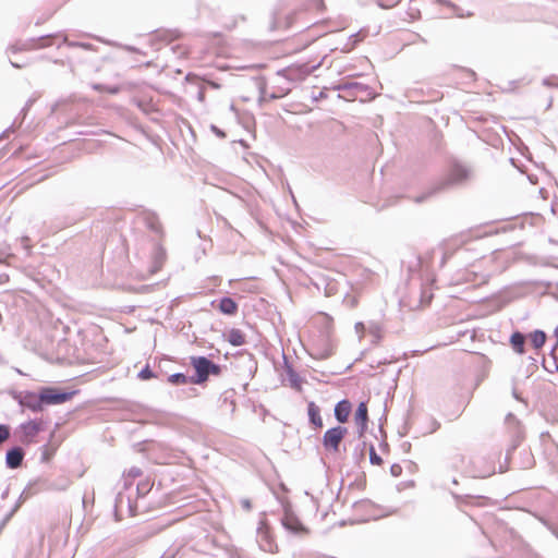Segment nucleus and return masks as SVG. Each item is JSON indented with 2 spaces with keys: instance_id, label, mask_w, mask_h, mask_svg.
I'll return each instance as SVG.
<instances>
[{
  "instance_id": "nucleus-57",
  "label": "nucleus",
  "mask_w": 558,
  "mask_h": 558,
  "mask_svg": "<svg viewBox=\"0 0 558 558\" xmlns=\"http://www.w3.org/2000/svg\"><path fill=\"white\" fill-rule=\"evenodd\" d=\"M11 64H12L14 68H21V65H20V64L15 63V62H13V61H11Z\"/></svg>"
},
{
  "instance_id": "nucleus-37",
  "label": "nucleus",
  "mask_w": 558,
  "mask_h": 558,
  "mask_svg": "<svg viewBox=\"0 0 558 558\" xmlns=\"http://www.w3.org/2000/svg\"><path fill=\"white\" fill-rule=\"evenodd\" d=\"M494 473H495V469H494V468H492V469H489V470H487V471H484V472H481V471H480V472H474V474H473V475H474L475 477H483V478H484V477H487V476H489V475H492V474H494Z\"/></svg>"
},
{
  "instance_id": "nucleus-61",
  "label": "nucleus",
  "mask_w": 558,
  "mask_h": 558,
  "mask_svg": "<svg viewBox=\"0 0 558 558\" xmlns=\"http://www.w3.org/2000/svg\"><path fill=\"white\" fill-rule=\"evenodd\" d=\"M556 371H557V373H558V363L556 364Z\"/></svg>"
},
{
  "instance_id": "nucleus-36",
  "label": "nucleus",
  "mask_w": 558,
  "mask_h": 558,
  "mask_svg": "<svg viewBox=\"0 0 558 558\" xmlns=\"http://www.w3.org/2000/svg\"><path fill=\"white\" fill-rule=\"evenodd\" d=\"M454 498L457 499L458 502H465V504H468L470 500H477V499H480V497H473V496H470V495H465V496L454 495Z\"/></svg>"
},
{
  "instance_id": "nucleus-46",
  "label": "nucleus",
  "mask_w": 558,
  "mask_h": 558,
  "mask_svg": "<svg viewBox=\"0 0 558 558\" xmlns=\"http://www.w3.org/2000/svg\"><path fill=\"white\" fill-rule=\"evenodd\" d=\"M123 48L129 52L141 53V50L134 46H124Z\"/></svg>"
},
{
  "instance_id": "nucleus-52",
  "label": "nucleus",
  "mask_w": 558,
  "mask_h": 558,
  "mask_svg": "<svg viewBox=\"0 0 558 558\" xmlns=\"http://www.w3.org/2000/svg\"><path fill=\"white\" fill-rule=\"evenodd\" d=\"M531 464H532V458H531V457H529V458H527V461H526L525 463H523L521 466H522V468H529Z\"/></svg>"
},
{
  "instance_id": "nucleus-56",
  "label": "nucleus",
  "mask_w": 558,
  "mask_h": 558,
  "mask_svg": "<svg viewBox=\"0 0 558 558\" xmlns=\"http://www.w3.org/2000/svg\"><path fill=\"white\" fill-rule=\"evenodd\" d=\"M512 396H513V398H514V399H517V400H521V398H520V396L518 395V392H517V390H515V389H513V391H512Z\"/></svg>"
},
{
  "instance_id": "nucleus-32",
  "label": "nucleus",
  "mask_w": 558,
  "mask_h": 558,
  "mask_svg": "<svg viewBox=\"0 0 558 558\" xmlns=\"http://www.w3.org/2000/svg\"><path fill=\"white\" fill-rule=\"evenodd\" d=\"M320 64L322 61L316 64L303 63L301 65V72L306 75L312 74L315 70H317L320 66Z\"/></svg>"
},
{
  "instance_id": "nucleus-51",
  "label": "nucleus",
  "mask_w": 558,
  "mask_h": 558,
  "mask_svg": "<svg viewBox=\"0 0 558 558\" xmlns=\"http://www.w3.org/2000/svg\"><path fill=\"white\" fill-rule=\"evenodd\" d=\"M69 486V481L68 480H64L63 484L61 486H58V487H54L56 489H59V490H64L66 489Z\"/></svg>"
},
{
  "instance_id": "nucleus-33",
  "label": "nucleus",
  "mask_w": 558,
  "mask_h": 558,
  "mask_svg": "<svg viewBox=\"0 0 558 558\" xmlns=\"http://www.w3.org/2000/svg\"><path fill=\"white\" fill-rule=\"evenodd\" d=\"M331 354H332V350L330 348L324 349L322 351H317L316 353H311L312 356L319 359V360L328 359L329 356H331Z\"/></svg>"
},
{
  "instance_id": "nucleus-60",
  "label": "nucleus",
  "mask_w": 558,
  "mask_h": 558,
  "mask_svg": "<svg viewBox=\"0 0 558 558\" xmlns=\"http://www.w3.org/2000/svg\"><path fill=\"white\" fill-rule=\"evenodd\" d=\"M3 263V258L0 256V264Z\"/></svg>"
},
{
  "instance_id": "nucleus-2",
  "label": "nucleus",
  "mask_w": 558,
  "mask_h": 558,
  "mask_svg": "<svg viewBox=\"0 0 558 558\" xmlns=\"http://www.w3.org/2000/svg\"><path fill=\"white\" fill-rule=\"evenodd\" d=\"M190 363L195 371L194 375H192L193 385H203L210 375L219 376L222 372V367L219 364L203 355L191 356Z\"/></svg>"
},
{
  "instance_id": "nucleus-54",
  "label": "nucleus",
  "mask_w": 558,
  "mask_h": 558,
  "mask_svg": "<svg viewBox=\"0 0 558 558\" xmlns=\"http://www.w3.org/2000/svg\"><path fill=\"white\" fill-rule=\"evenodd\" d=\"M163 39H165L167 43H169V41H171V40H172V35L167 33Z\"/></svg>"
},
{
  "instance_id": "nucleus-35",
  "label": "nucleus",
  "mask_w": 558,
  "mask_h": 558,
  "mask_svg": "<svg viewBox=\"0 0 558 558\" xmlns=\"http://www.w3.org/2000/svg\"><path fill=\"white\" fill-rule=\"evenodd\" d=\"M390 473L392 476L398 477L402 474V466L398 463H393L390 466Z\"/></svg>"
},
{
  "instance_id": "nucleus-13",
  "label": "nucleus",
  "mask_w": 558,
  "mask_h": 558,
  "mask_svg": "<svg viewBox=\"0 0 558 558\" xmlns=\"http://www.w3.org/2000/svg\"><path fill=\"white\" fill-rule=\"evenodd\" d=\"M352 410V404L348 399H342L338 401L335 405V418L343 424L348 421L349 415Z\"/></svg>"
},
{
  "instance_id": "nucleus-30",
  "label": "nucleus",
  "mask_w": 558,
  "mask_h": 558,
  "mask_svg": "<svg viewBox=\"0 0 558 558\" xmlns=\"http://www.w3.org/2000/svg\"><path fill=\"white\" fill-rule=\"evenodd\" d=\"M137 376L142 380H147V379L156 377L155 373L150 369V367L148 365H146L144 368H142Z\"/></svg>"
},
{
  "instance_id": "nucleus-43",
  "label": "nucleus",
  "mask_w": 558,
  "mask_h": 558,
  "mask_svg": "<svg viewBox=\"0 0 558 558\" xmlns=\"http://www.w3.org/2000/svg\"><path fill=\"white\" fill-rule=\"evenodd\" d=\"M541 440L543 444H546L547 441H551V436L548 432H545V433H542L541 434Z\"/></svg>"
},
{
  "instance_id": "nucleus-49",
  "label": "nucleus",
  "mask_w": 558,
  "mask_h": 558,
  "mask_svg": "<svg viewBox=\"0 0 558 558\" xmlns=\"http://www.w3.org/2000/svg\"><path fill=\"white\" fill-rule=\"evenodd\" d=\"M11 132H14L13 125H12V126H10V128H8V129H5V130L2 132V134H1V136H0V137H1V138L8 137L9 133H11Z\"/></svg>"
},
{
  "instance_id": "nucleus-10",
  "label": "nucleus",
  "mask_w": 558,
  "mask_h": 558,
  "mask_svg": "<svg viewBox=\"0 0 558 558\" xmlns=\"http://www.w3.org/2000/svg\"><path fill=\"white\" fill-rule=\"evenodd\" d=\"M281 524L287 531L293 534H298L304 531L302 522L288 507H284V513L281 518Z\"/></svg>"
},
{
  "instance_id": "nucleus-24",
  "label": "nucleus",
  "mask_w": 558,
  "mask_h": 558,
  "mask_svg": "<svg viewBox=\"0 0 558 558\" xmlns=\"http://www.w3.org/2000/svg\"><path fill=\"white\" fill-rule=\"evenodd\" d=\"M264 527H265L264 522H260L259 526L257 527L258 536L262 538V541H264V539L266 541V544L260 543L259 547L264 551H271L272 544L268 541V533H267V531H264Z\"/></svg>"
},
{
  "instance_id": "nucleus-4",
  "label": "nucleus",
  "mask_w": 558,
  "mask_h": 558,
  "mask_svg": "<svg viewBox=\"0 0 558 558\" xmlns=\"http://www.w3.org/2000/svg\"><path fill=\"white\" fill-rule=\"evenodd\" d=\"M43 430L44 425L41 420H29L27 422L21 423L16 427L14 435L19 442L28 446L35 442L36 437Z\"/></svg>"
},
{
  "instance_id": "nucleus-55",
  "label": "nucleus",
  "mask_w": 558,
  "mask_h": 558,
  "mask_svg": "<svg viewBox=\"0 0 558 558\" xmlns=\"http://www.w3.org/2000/svg\"><path fill=\"white\" fill-rule=\"evenodd\" d=\"M209 85L213 87V88H216L218 89L220 87V85L216 82H209Z\"/></svg>"
},
{
  "instance_id": "nucleus-42",
  "label": "nucleus",
  "mask_w": 558,
  "mask_h": 558,
  "mask_svg": "<svg viewBox=\"0 0 558 558\" xmlns=\"http://www.w3.org/2000/svg\"><path fill=\"white\" fill-rule=\"evenodd\" d=\"M545 418L546 421L551 423L556 422L558 420V411H555L554 413L546 415Z\"/></svg>"
},
{
  "instance_id": "nucleus-53",
  "label": "nucleus",
  "mask_w": 558,
  "mask_h": 558,
  "mask_svg": "<svg viewBox=\"0 0 558 558\" xmlns=\"http://www.w3.org/2000/svg\"><path fill=\"white\" fill-rule=\"evenodd\" d=\"M9 279L8 275H1L0 276V283L5 282Z\"/></svg>"
},
{
  "instance_id": "nucleus-27",
  "label": "nucleus",
  "mask_w": 558,
  "mask_h": 558,
  "mask_svg": "<svg viewBox=\"0 0 558 558\" xmlns=\"http://www.w3.org/2000/svg\"><path fill=\"white\" fill-rule=\"evenodd\" d=\"M368 332L372 336V343H378L381 338V329L377 324H371Z\"/></svg>"
},
{
  "instance_id": "nucleus-22",
  "label": "nucleus",
  "mask_w": 558,
  "mask_h": 558,
  "mask_svg": "<svg viewBox=\"0 0 558 558\" xmlns=\"http://www.w3.org/2000/svg\"><path fill=\"white\" fill-rule=\"evenodd\" d=\"M165 259H166L165 248L161 245L156 244L155 248H154V269H153L154 272L161 268Z\"/></svg>"
},
{
  "instance_id": "nucleus-9",
  "label": "nucleus",
  "mask_w": 558,
  "mask_h": 558,
  "mask_svg": "<svg viewBox=\"0 0 558 558\" xmlns=\"http://www.w3.org/2000/svg\"><path fill=\"white\" fill-rule=\"evenodd\" d=\"M336 89L353 98L363 94L369 95V87L367 85L353 81L341 82L336 86Z\"/></svg>"
},
{
  "instance_id": "nucleus-26",
  "label": "nucleus",
  "mask_w": 558,
  "mask_h": 558,
  "mask_svg": "<svg viewBox=\"0 0 558 558\" xmlns=\"http://www.w3.org/2000/svg\"><path fill=\"white\" fill-rule=\"evenodd\" d=\"M92 87H93V89H95L97 92L108 93L111 95H116L120 92V87L116 86V85L109 86V85H104V84H93Z\"/></svg>"
},
{
  "instance_id": "nucleus-45",
  "label": "nucleus",
  "mask_w": 558,
  "mask_h": 558,
  "mask_svg": "<svg viewBox=\"0 0 558 558\" xmlns=\"http://www.w3.org/2000/svg\"><path fill=\"white\" fill-rule=\"evenodd\" d=\"M554 335H555V338H556V343L554 344V347L551 348V351L550 353L553 354L555 352V350L558 348V326L555 328V331H554Z\"/></svg>"
},
{
  "instance_id": "nucleus-59",
  "label": "nucleus",
  "mask_w": 558,
  "mask_h": 558,
  "mask_svg": "<svg viewBox=\"0 0 558 558\" xmlns=\"http://www.w3.org/2000/svg\"><path fill=\"white\" fill-rule=\"evenodd\" d=\"M507 470H508V468H507V466H506V468H504L502 465H500V472H505V471H507Z\"/></svg>"
},
{
  "instance_id": "nucleus-11",
  "label": "nucleus",
  "mask_w": 558,
  "mask_h": 558,
  "mask_svg": "<svg viewBox=\"0 0 558 558\" xmlns=\"http://www.w3.org/2000/svg\"><path fill=\"white\" fill-rule=\"evenodd\" d=\"M25 451L21 446H13L5 452V466L11 470L19 469L23 464Z\"/></svg>"
},
{
  "instance_id": "nucleus-38",
  "label": "nucleus",
  "mask_w": 558,
  "mask_h": 558,
  "mask_svg": "<svg viewBox=\"0 0 558 558\" xmlns=\"http://www.w3.org/2000/svg\"><path fill=\"white\" fill-rule=\"evenodd\" d=\"M34 101H35V99H33V98H29V99L26 101L25 106H24V107H23V109L21 110V113H22L24 117H25L26 112L29 110V108L33 106Z\"/></svg>"
},
{
  "instance_id": "nucleus-12",
  "label": "nucleus",
  "mask_w": 558,
  "mask_h": 558,
  "mask_svg": "<svg viewBox=\"0 0 558 558\" xmlns=\"http://www.w3.org/2000/svg\"><path fill=\"white\" fill-rule=\"evenodd\" d=\"M354 421L357 425L359 436L361 437L366 432L368 423V410L366 402L362 401L359 403L354 413Z\"/></svg>"
},
{
  "instance_id": "nucleus-21",
  "label": "nucleus",
  "mask_w": 558,
  "mask_h": 558,
  "mask_svg": "<svg viewBox=\"0 0 558 558\" xmlns=\"http://www.w3.org/2000/svg\"><path fill=\"white\" fill-rule=\"evenodd\" d=\"M228 342L233 347L243 345L245 343L244 333L238 328H232L228 333Z\"/></svg>"
},
{
  "instance_id": "nucleus-48",
  "label": "nucleus",
  "mask_w": 558,
  "mask_h": 558,
  "mask_svg": "<svg viewBox=\"0 0 558 558\" xmlns=\"http://www.w3.org/2000/svg\"><path fill=\"white\" fill-rule=\"evenodd\" d=\"M197 100H199L201 102L205 100V90L203 88H201L197 93Z\"/></svg>"
},
{
  "instance_id": "nucleus-44",
  "label": "nucleus",
  "mask_w": 558,
  "mask_h": 558,
  "mask_svg": "<svg viewBox=\"0 0 558 558\" xmlns=\"http://www.w3.org/2000/svg\"><path fill=\"white\" fill-rule=\"evenodd\" d=\"M241 506L243 509H245L247 511L251 510V508H252V504H251L250 499H246V498L241 500Z\"/></svg>"
},
{
  "instance_id": "nucleus-29",
  "label": "nucleus",
  "mask_w": 558,
  "mask_h": 558,
  "mask_svg": "<svg viewBox=\"0 0 558 558\" xmlns=\"http://www.w3.org/2000/svg\"><path fill=\"white\" fill-rule=\"evenodd\" d=\"M22 505V496L20 497V499L15 502V505L13 506V508L9 511V513L5 514V517L3 518L2 520V523H1V526L5 525L10 520L11 518L14 515V513L19 510V508L21 507Z\"/></svg>"
},
{
  "instance_id": "nucleus-23",
  "label": "nucleus",
  "mask_w": 558,
  "mask_h": 558,
  "mask_svg": "<svg viewBox=\"0 0 558 558\" xmlns=\"http://www.w3.org/2000/svg\"><path fill=\"white\" fill-rule=\"evenodd\" d=\"M168 381L175 386L192 384V376H187L183 373H174L168 377Z\"/></svg>"
},
{
  "instance_id": "nucleus-19",
  "label": "nucleus",
  "mask_w": 558,
  "mask_h": 558,
  "mask_svg": "<svg viewBox=\"0 0 558 558\" xmlns=\"http://www.w3.org/2000/svg\"><path fill=\"white\" fill-rule=\"evenodd\" d=\"M82 219H83L82 214H76L74 216H65L63 218H58V221H57L53 232H57V231H60L68 227H71Z\"/></svg>"
},
{
  "instance_id": "nucleus-47",
  "label": "nucleus",
  "mask_w": 558,
  "mask_h": 558,
  "mask_svg": "<svg viewBox=\"0 0 558 558\" xmlns=\"http://www.w3.org/2000/svg\"><path fill=\"white\" fill-rule=\"evenodd\" d=\"M355 330H356L357 333L363 332L365 330L364 324L363 323H356L355 324Z\"/></svg>"
},
{
  "instance_id": "nucleus-17",
  "label": "nucleus",
  "mask_w": 558,
  "mask_h": 558,
  "mask_svg": "<svg viewBox=\"0 0 558 558\" xmlns=\"http://www.w3.org/2000/svg\"><path fill=\"white\" fill-rule=\"evenodd\" d=\"M284 368H286V373H287V376H288V379L290 383V387L298 391H301L302 390V379L299 376V374L294 371L292 365H290L287 362V360H284Z\"/></svg>"
},
{
  "instance_id": "nucleus-3",
  "label": "nucleus",
  "mask_w": 558,
  "mask_h": 558,
  "mask_svg": "<svg viewBox=\"0 0 558 558\" xmlns=\"http://www.w3.org/2000/svg\"><path fill=\"white\" fill-rule=\"evenodd\" d=\"M432 299L430 288L421 286L418 289L412 290L407 298L401 299L400 305L410 311H418L429 305Z\"/></svg>"
},
{
  "instance_id": "nucleus-50",
  "label": "nucleus",
  "mask_w": 558,
  "mask_h": 558,
  "mask_svg": "<svg viewBox=\"0 0 558 558\" xmlns=\"http://www.w3.org/2000/svg\"><path fill=\"white\" fill-rule=\"evenodd\" d=\"M141 473H142L141 470L137 469V468H133V469L130 470V474L132 476H138V475H141Z\"/></svg>"
},
{
  "instance_id": "nucleus-1",
  "label": "nucleus",
  "mask_w": 558,
  "mask_h": 558,
  "mask_svg": "<svg viewBox=\"0 0 558 558\" xmlns=\"http://www.w3.org/2000/svg\"><path fill=\"white\" fill-rule=\"evenodd\" d=\"M469 178L470 170L466 167L460 163H453L444 178L433 184L426 192L414 197L413 201L417 204L424 203L442 191L462 185Z\"/></svg>"
},
{
  "instance_id": "nucleus-16",
  "label": "nucleus",
  "mask_w": 558,
  "mask_h": 558,
  "mask_svg": "<svg viewBox=\"0 0 558 558\" xmlns=\"http://www.w3.org/2000/svg\"><path fill=\"white\" fill-rule=\"evenodd\" d=\"M217 307L225 315H234L238 312V303L230 296H223L218 301Z\"/></svg>"
},
{
  "instance_id": "nucleus-20",
  "label": "nucleus",
  "mask_w": 558,
  "mask_h": 558,
  "mask_svg": "<svg viewBox=\"0 0 558 558\" xmlns=\"http://www.w3.org/2000/svg\"><path fill=\"white\" fill-rule=\"evenodd\" d=\"M532 345L535 350H539L544 347L547 336L545 331L536 329L530 333Z\"/></svg>"
},
{
  "instance_id": "nucleus-41",
  "label": "nucleus",
  "mask_w": 558,
  "mask_h": 558,
  "mask_svg": "<svg viewBox=\"0 0 558 558\" xmlns=\"http://www.w3.org/2000/svg\"><path fill=\"white\" fill-rule=\"evenodd\" d=\"M211 131L221 138L226 137V133L214 124L211 125Z\"/></svg>"
},
{
  "instance_id": "nucleus-31",
  "label": "nucleus",
  "mask_w": 558,
  "mask_h": 558,
  "mask_svg": "<svg viewBox=\"0 0 558 558\" xmlns=\"http://www.w3.org/2000/svg\"><path fill=\"white\" fill-rule=\"evenodd\" d=\"M369 462L374 465H380L383 463V459L377 454L374 446L369 448Z\"/></svg>"
},
{
  "instance_id": "nucleus-58",
  "label": "nucleus",
  "mask_w": 558,
  "mask_h": 558,
  "mask_svg": "<svg viewBox=\"0 0 558 558\" xmlns=\"http://www.w3.org/2000/svg\"><path fill=\"white\" fill-rule=\"evenodd\" d=\"M150 227H151V229H153L154 231H156V232H158V231H159V228H158V227H155L154 225H151Z\"/></svg>"
},
{
  "instance_id": "nucleus-14",
  "label": "nucleus",
  "mask_w": 558,
  "mask_h": 558,
  "mask_svg": "<svg viewBox=\"0 0 558 558\" xmlns=\"http://www.w3.org/2000/svg\"><path fill=\"white\" fill-rule=\"evenodd\" d=\"M509 342H510L512 350L515 353H518L520 355L525 353L526 336L523 332H521L519 330L512 332V335L510 336Z\"/></svg>"
},
{
  "instance_id": "nucleus-18",
  "label": "nucleus",
  "mask_w": 558,
  "mask_h": 558,
  "mask_svg": "<svg viewBox=\"0 0 558 558\" xmlns=\"http://www.w3.org/2000/svg\"><path fill=\"white\" fill-rule=\"evenodd\" d=\"M56 35H44L38 38H32L28 44L24 45L26 49H40L45 47H49L51 45L50 39Z\"/></svg>"
},
{
  "instance_id": "nucleus-6",
  "label": "nucleus",
  "mask_w": 558,
  "mask_h": 558,
  "mask_svg": "<svg viewBox=\"0 0 558 558\" xmlns=\"http://www.w3.org/2000/svg\"><path fill=\"white\" fill-rule=\"evenodd\" d=\"M348 434V428L337 425L327 429L322 439L323 447L327 452L336 453L340 449V445Z\"/></svg>"
},
{
  "instance_id": "nucleus-40",
  "label": "nucleus",
  "mask_w": 558,
  "mask_h": 558,
  "mask_svg": "<svg viewBox=\"0 0 558 558\" xmlns=\"http://www.w3.org/2000/svg\"><path fill=\"white\" fill-rule=\"evenodd\" d=\"M344 302L350 306V307H353L356 305L357 301L355 299V296H351V295H347L344 298Z\"/></svg>"
},
{
  "instance_id": "nucleus-8",
  "label": "nucleus",
  "mask_w": 558,
  "mask_h": 558,
  "mask_svg": "<svg viewBox=\"0 0 558 558\" xmlns=\"http://www.w3.org/2000/svg\"><path fill=\"white\" fill-rule=\"evenodd\" d=\"M13 399L19 403L22 409H28L34 413L41 412V401L39 400V391L34 392L29 390L13 391Z\"/></svg>"
},
{
  "instance_id": "nucleus-15",
  "label": "nucleus",
  "mask_w": 558,
  "mask_h": 558,
  "mask_svg": "<svg viewBox=\"0 0 558 558\" xmlns=\"http://www.w3.org/2000/svg\"><path fill=\"white\" fill-rule=\"evenodd\" d=\"M307 415H308L310 423L313 424L315 428L323 427V418L320 416V409L314 401H310L307 403Z\"/></svg>"
},
{
  "instance_id": "nucleus-25",
  "label": "nucleus",
  "mask_w": 558,
  "mask_h": 558,
  "mask_svg": "<svg viewBox=\"0 0 558 558\" xmlns=\"http://www.w3.org/2000/svg\"><path fill=\"white\" fill-rule=\"evenodd\" d=\"M63 44L72 48H82L84 50L94 49V46L90 43L69 40L66 36L63 37Z\"/></svg>"
},
{
  "instance_id": "nucleus-39",
  "label": "nucleus",
  "mask_w": 558,
  "mask_h": 558,
  "mask_svg": "<svg viewBox=\"0 0 558 558\" xmlns=\"http://www.w3.org/2000/svg\"><path fill=\"white\" fill-rule=\"evenodd\" d=\"M50 457H51V454L49 453L47 446H44L43 453H41V461L47 462L50 460Z\"/></svg>"
},
{
  "instance_id": "nucleus-28",
  "label": "nucleus",
  "mask_w": 558,
  "mask_h": 558,
  "mask_svg": "<svg viewBox=\"0 0 558 558\" xmlns=\"http://www.w3.org/2000/svg\"><path fill=\"white\" fill-rule=\"evenodd\" d=\"M11 427L8 424H0V447L10 439Z\"/></svg>"
},
{
  "instance_id": "nucleus-5",
  "label": "nucleus",
  "mask_w": 558,
  "mask_h": 558,
  "mask_svg": "<svg viewBox=\"0 0 558 558\" xmlns=\"http://www.w3.org/2000/svg\"><path fill=\"white\" fill-rule=\"evenodd\" d=\"M75 391H63L54 387H41L39 389V400L41 401V410L46 405L62 404L69 401Z\"/></svg>"
},
{
  "instance_id": "nucleus-34",
  "label": "nucleus",
  "mask_w": 558,
  "mask_h": 558,
  "mask_svg": "<svg viewBox=\"0 0 558 558\" xmlns=\"http://www.w3.org/2000/svg\"><path fill=\"white\" fill-rule=\"evenodd\" d=\"M543 85L547 87H557L558 88V77H545L543 80Z\"/></svg>"
},
{
  "instance_id": "nucleus-7",
  "label": "nucleus",
  "mask_w": 558,
  "mask_h": 558,
  "mask_svg": "<svg viewBox=\"0 0 558 558\" xmlns=\"http://www.w3.org/2000/svg\"><path fill=\"white\" fill-rule=\"evenodd\" d=\"M506 424L511 429L512 439L511 445L506 452V461L511 459V453L514 451L524 438V429L521 422L512 413L506 416Z\"/></svg>"
}]
</instances>
